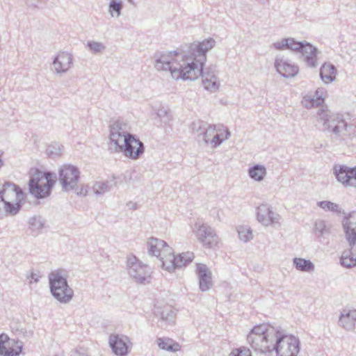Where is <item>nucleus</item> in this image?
Here are the masks:
<instances>
[{"mask_svg":"<svg viewBox=\"0 0 356 356\" xmlns=\"http://www.w3.org/2000/svg\"><path fill=\"white\" fill-rule=\"evenodd\" d=\"M216 41L209 38L202 42H193L190 53L179 56L176 51L156 52L154 55V67L158 71H170L174 79L194 81L200 76L204 88L211 92L218 90L220 84L216 76V66H210L204 71L207 53L214 47Z\"/></svg>","mask_w":356,"mask_h":356,"instance_id":"obj_1","label":"nucleus"},{"mask_svg":"<svg viewBox=\"0 0 356 356\" xmlns=\"http://www.w3.org/2000/svg\"><path fill=\"white\" fill-rule=\"evenodd\" d=\"M247 341L259 353L275 351L277 356H297L300 352V342L298 337L266 324L254 326Z\"/></svg>","mask_w":356,"mask_h":356,"instance_id":"obj_2","label":"nucleus"},{"mask_svg":"<svg viewBox=\"0 0 356 356\" xmlns=\"http://www.w3.org/2000/svg\"><path fill=\"white\" fill-rule=\"evenodd\" d=\"M317 122L322 131L332 134V140L337 144L356 145V127L348 124L342 115L322 106L317 112Z\"/></svg>","mask_w":356,"mask_h":356,"instance_id":"obj_3","label":"nucleus"},{"mask_svg":"<svg viewBox=\"0 0 356 356\" xmlns=\"http://www.w3.org/2000/svg\"><path fill=\"white\" fill-rule=\"evenodd\" d=\"M110 128V140L115 152L133 160L138 159L145 152V146L139 138L127 130V124L121 120L111 123Z\"/></svg>","mask_w":356,"mask_h":356,"instance_id":"obj_4","label":"nucleus"},{"mask_svg":"<svg viewBox=\"0 0 356 356\" xmlns=\"http://www.w3.org/2000/svg\"><path fill=\"white\" fill-rule=\"evenodd\" d=\"M56 176L51 172H42L38 168L31 170L29 181V193L37 199L50 195Z\"/></svg>","mask_w":356,"mask_h":356,"instance_id":"obj_5","label":"nucleus"},{"mask_svg":"<svg viewBox=\"0 0 356 356\" xmlns=\"http://www.w3.org/2000/svg\"><path fill=\"white\" fill-rule=\"evenodd\" d=\"M81 172L72 164H63L58 169V181L64 192H74L79 196L88 195V186L79 185Z\"/></svg>","mask_w":356,"mask_h":356,"instance_id":"obj_6","label":"nucleus"},{"mask_svg":"<svg viewBox=\"0 0 356 356\" xmlns=\"http://www.w3.org/2000/svg\"><path fill=\"white\" fill-rule=\"evenodd\" d=\"M49 285L52 296L60 303H69L74 296V291L69 286L67 277L62 270H57L49 274Z\"/></svg>","mask_w":356,"mask_h":356,"instance_id":"obj_7","label":"nucleus"},{"mask_svg":"<svg viewBox=\"0 0 356 356\" xmlns=\"http://www.w3.org/2000/svg\"><path fill=\"white\" fill-rule=\"evenodd\" d=\"M127 271L130 277L138 284H145L150 282L151 268L140 262L135 256L128 258Z\"/></svg>","mask_w":356,"mask_h":356,"instance_id":"obj_8","label":"nucleus"},{"mask_svg":"<svg viewBox=\"0 0 356 356\" xmlns=\"http://www.w3.org/2000/svg\"><path fill=\"white\" fill-rule=\"evenodd\" d=\"M197 231L196 236L203 245L208 248H213L217 245L219 238L216 234L214 229L207 224L195 225Z\"/></svg>","mask_w":356,"mask_h":356,"instance_id":"obj_9","label":"nucleus"},{"mask_svg":"<svg viewBox=\"0 0 356 356\" xmlns=\"http://www.w3.org/2000/svg\"><path fill=\"white\" fill-rule=\"evenodd\" d=\"M22 342L19 340L10 339L4 333L0 334V355L18 356L22 350Z\"/></svg>","mask_w":356,"mask_h":356,"instance_id":"obj_10","label":"nucleus"},{"mask_svg":"<svg viewBox=\"0 0 356 356\" xmlns=\"http://www.w3.org/2000/svg\"><path fill=\"white\" fill-rule=\"evenodd\" d=\"M300 47L296 52L301 54L302 60L309 67L314 68L318 65L317 59L319 51L307 41L299 42Z\"/></svg>","mask_w":356,"mask_h":356,"instance_id":"obj_11","label":"nucleus"},{"mask_svg":"<svg viewBox=\"0 0 356 356\" xmlns=\"http://www.w3.org/2000/svg\"><path fill=\"white\" fill-rule=\"evenodd\" d=\"M334 174L337 179L345 186L356 187V166L335 165Z\"/></svg>","mask_w":356,"mask_h":356,"instance_id":"obj_12","label":"nucleus"},{"mask_svg":"<svg viewBox=\"0 0 356 356\" xmlns=\"http://www.w3.org/2000/svg\"><path fill=\"white\" fill-rule=\"evenodd\" d=\"M25 195L22 190L13 183L6 182L2 189L0 190V204H5L7 201H11L13 198L16 201H22Z\"/></svg>","mask_w":356,"mask_h":356,"instance_id":"obj_13","label":"nucleus"},{"mask_svg":"<svg viewBox=\"0 0 356 356\" xmlns=\"http://www.w3.org/2000/svg\"><path fill=\"white\" fill-rule=\"evenodd\" d=\"M345 236L350 247L356 246V211L345 217L342 222Z\"/></svg>","mask_w":356,"mask_h":356,"instance_id":"obj_14","label":"nucleus"},{"mask_svg":"<svg viewBox=\"0 0 356 356\" xmlns=\"http://www.w3.org/2000/svg\"><path fill=\"white\" fill-rule=\"evenodd\" d=\"M129 339L122 334H111L109 337V345L114 354L118 356L128 355Z\"/></svg>","mask_w":356,"mask_h":356,"instance_id":"obj_15","label":"nucleus"},{"mask_svg":"<svg viewBox=\"0 0 356 356\" xmlns=\"http://www.w3.org/2000/svg\"><path fill=\"white\" fill-rule=\"evenodd\" d=\"M257 220L264 226L278 223L280 215L274 212L267 204H262L257 207Z\"/></svg>","mask_w":356,"mask_h":356,"instance_id":"obj_16","label":"nucleus"},{"mask_svg":"<svg viewBox=\"0 0 356 356\" xmlns=\"http://www.w3.org/2000/svg\"><path fill=\"white\" fill-rule=\"evenodd\" d=\"M52 64L57 74H65L73 65V56L68 52L60 51L54 58Z\"/></svg>","mask_w":356,"mask_h":356,"instance_id":"obj_17","label":"nucleus"},{"mask_svg":"<svg viewBox=\"0 0 356 356\" xmlns=\"http://www.w3.org/2000/svg\"><path fill=\"white\" fill-rule=\"evenodd\" d=\"M160 260L162 262L163 268H165L168 271L171 272L177 268L183 266L181 259H177L174 254L172 248L170 246L164 248L163 250V255H161Z\"/></svg>","mask_w":356,"mask_h":356,"instance_id":"obj_18","label":"nucleus"},{"mask_svg":"<svg viewBox=\"0 0 356 356\" xmlns=\"http://www.w3.org/2000/svg\"><path fill=\"white\" fill-rule=\"evenodd\" d=\"M275 67L277 71L285 78L295 76L299 71L298 65L291 63L283 57H277L275 60Z\"/></svg>","mask_w":356,"mask_h":356,"instance_id":"obj_19","label":"nucleus"},{"mask_svg":"<svg viewBox=\"0 0 356 356\" xmlns=\"http://www.w3.org/2000/svg\"><path fill=\"white\" fill-rule=\"evenodd\" d=\"M154 314L161 319V327H167L175 324V312L170 305L154 307Z\"/></svg>","mask_w":356,"mask_h":356,"instance_id":"obj_20","label":"nucleus"},{"mask_svg":"<svg viewBox=\"0 0 356 356\" xmlns=\"http://www.w3.org/2000/svg\"><path fill=\"white\" fill-rule=\"evenodd\" d=\"M197 271L199 278L200 289L202 291H208L212 286L211 273L207 268V266L198 264Z\"/></svg>","mask_w":356,"mask_h":356,"instance_id":"obj_21","label":"nucleus"},{"mask_svg":"<svg viewBox=\"0 0 356 356\" xmlns=\"http://www.w3.org/2000/svg\"><path fill=\"white\" fill-rule=\"evenodd\" d=\"M356 323V309H343L341 312L339 323L346 330L354 329Z\"/></svg>","mask_w":356,"mask_h":356,"instance_id":"obj_22","label":"nucleus"},{"mask_svg":"<svg viewBox=\"0 0 356 356\" xmlns=\"http://www.w3.org/2000/svg\"><path fill=\"white\" fill-rule=\"evenodd\" d=\"M337 74L336 67L330 62L324 63L320 68V78L321 81L328 84L335 81Z\"/></svg>","mask_w":356,"mask_h":356,"instance_id":"obj_23","label":"nucleus"},{"mask_svg":"<svg viewBox=\"0 0 356 356\" xmlns=\"http://www.w3.org/2000/svg\"><path fill=\"white\" fill-rule=\"evenodd\" d=\"M168 246L166 242L163 240L150 238L147 242L148 253L150 255L159 257L163 255V250Z\"/></svg>","mask_w":356,"mask_h":356,"instance_id":"obj_24","label":"nucleus"},{"mask_svg":"<svg viewBox=\"0 0 356 356\" xmlns=\"http://www.w3.org/2000/svg\"><path fill=\"white\" fill-rule=\"evenodd\" d=\"M115 177L111 181H96L92 186V191L96 195H102L110 191L116 185Z\"/></svg>","mask_w":356,"mask_h":356,"instance_id":"obj_25","label":"nucleus"},{"mask_svg":"<svg viewBox=\"0 0 356 356\" xmlns=\"http://www.w3.org/2000/svg\"><path fill=\"white\" fill-rule=\"evenodd\" d=\"M273 47L277 50L289 49L293 51H296V49L299 48L300 44L299 41H296L292 38H288L274 42Z\"/></svg>","mask_w":356,"mask_h":356,"instance_id":"obj_26","label":"nucleus"},{"mask_svg":"<svg viewBox=\"0 0 356 356\" xmlns=\"http://www.w3.org/2000/svg\"><path fill=\"white\" fill-rule=\"evenodd\" d=\"M156 343L160 349L175 353L180 350L181 346L170 338H158Z\"/></svg>","mask_w":356,"mask_h":356,"instance_id":"obj_27","label":"nucleus"},{"mask_svg":"<svg viewBox=\"0 0 356 356\" xmlns=\"http://www.w3.org/2000/svg\"><path fill=\"white\" fill-rule=\"evenodd\" d=\"M293 263L296 268L302 272H313L315 268L314 264L309 259L296 257L293 259Z\"/></svg>","mask_w":356,"mask_h":356,"instance_id":"obj_28","label":"nucleus"},{"mask_svg":"<svg viewBox=\"0 0 356 356\" xmlns=\"http://www.w3.org/2000/svg\"><path fill=\"white\" fill-rule=\"evenodd\" d=\"M266 174V168L259 164H256L248 169L250 177L255 181H261L264 179Z\"/></svg>","mask_w":356,"mask_h":356,"instance_id":"obj_29","label":"nucleus"},{"mask_svg":"<svg viewBox=\"0 0 356 356\" xmlns=\"http://www.w3.org/2000/svg\"><path fill=\"white\" fill-rule=\"evenodd\" d=\"M225 127L222 124H209L207 123V127L204 132L203 140L206 144L209 143L210 137L213 136L216 132L224 131Z\"/></svg>","mask_w":356,"mask_h":356,"instance_id":"obj_30","label":"nucleus"},{"mask_svg":"<svg viewBox=\"0 0 356 356\" xmlns=\"http://www.w3.org/2000/svg\"><path fill=\"white\" fill-rule=\"evenodd\" d=\"M340 264L346 268L355 266L356 254H353L350 250L343 252L340 257Z\"/></svg>","mask_w":356,"mask_h":356,"instance_id":"obj_31","label":"nucleus"},{"mask_svg":"<svg viewBox=\"0 0 356 356\" xmlns=\"http://www.w3.org/2000/svg\"><path fill=\"white\" fill-rule=\"evenodd\" d=\"M324 102V97L315 95H306L302 100V104L307 108H312L321 105Z\"/></svg>","mask_w":356,"mask_h":356,"instance_id":"obj_32","label":"nucleus"},{"mask_svg":"<svg viewBox=\"0 0 356 356\" xmlns=\"http://www.w3.org/2000/svg\"><path fill=\"white\" fill-rule=\"evenodd\" d=\"M45 220L41 216H35L29 220V226L32 230L33 235H38L40 231L44 227Z\"/></svg>","mask_w":356,"mask_h":356,"instance_id":"obj_33","label":"nucleus"},{"mask_svg":"<svg viewBox=\"0 0 356 356\" xmlns=\"http://www.w3.org/2000/svg\"><path fill=\"white\" fill-rule=\"evenodd\" d=\"M108 10L113 17H119L123 8V2L121 0H111Z\"/></svg>","mask_w":356,"mask_h":356,"instance_id":"obj_34","label":"nucleus"},{"mask_svg":"<svg viewBox=\"0 0 356 356\" xmlns=\"http://www.w3.org/2000/svg\"><path fill=\"white\" fill-rule=\"evenodd\" d=\"M330 226L323 220H317L314 224V230L316 233H319V236L325 237L330 232Z\"/></svg>","mask_w":356,"mask_h":356,"instance_id":"obj_35","label":"nucleus"},{"mask_svg":"<svg viewBox=\"0 0 356 356\" xmlns=\"http://www.w3.org/2000/svg\"><path fill=\"white\" fill-rule=\"evenodd\" d=\"M1 205L4 207L6 213L10 216L16 215L22 207L21 201H17L15 204L12 203L11 201H7Z\"/></svg>","mask_w":356,"mask_h":356,"instance_id":"obj_36","label":"nucleus"},{"mask_svg":"<svg viewBox=\"0 0 356 356\" xmlns=\"http://www.w3.org/2000/svg\"><path fill=\"white\" fill-rule=\"evenodd\" d=\"M224 131H225V137L224 138L222 137V134L221 131L216 132L213 135V138L211 140L209 139V143H211L213 147L219 146L222 143L223 140H227L229 138L231 134L229 131V130L226 129L225 130L224 129Z\"/></svg>","mask_w":356,"mask_h":356,"instance_id":"obj_37","label":"nucleus"},{"mask_svg":"<svg viewBox=\"0 0 356 356\" xmlns=\"http://www.w3.org/2000/svg\"><path fill=\"white\" fill-rule=\"evenodd\" d=\"M239 238L243 242H248L252 238L253 235L251 229L248 226H241L238 229Z\"/></svg>","mask_w":356,"mask_h":356,"instance_id":"obj_38","label":"nucleus"},{"mask_svg":"<svg viewBox=\"0 0 356 356\" xmlns=\"http://www.w3.org/2000/svg\"><path fill=\"white\" fill-rule=\"evenodd\" d=\"M207 123L202 120L193 122L191 125V129L193 133L197 134L198 136H204V130L207 127Z\"/></svg>","mask_w":356,"mask_h":356,"instance_id":"obj_39","label":"nucleus"},{"mask_svg":"<svg viewBox=\"0 0 356 356\" xmlns=\"http://www.w3.org/2000/svg\"><path fill=\"white\" fill-rule=\"evenodd\" d=\"M157 116L165 124H169L172 120V115L169 109L164 107L159 108L156 113Z\"/></svg>","mask_w":356,"mask_h":356,"instance_id":"obj_40","label":"nucleus"},{"mask_svg":"<svg viewBox=\"0 0 356 356\" xmlns=\"http://www.w3.org/2000/svg\"><path fill=\"white\" fill-rule=\"evenodd\" d=\"M229 356H252L250 350L245 346L234 348Z\"/></svg>","mask_w":356,"mask_h":356,"instance_id":"obj_41","label":"nucleus"},{"mask_svg":"<svg viewBox=\"0 0 356 356\" xmlns=\"http://www.w3.org/2000/svg\"><path fill=\"white\" fill-rule=\"evenodd\" d=\"M318 206L325 211H338L339 205L330 201H321L317 203Z\"/></svg>","mask_w":356,"mask_h":356,"instance_id":"obj_42","label":"nucleus"},{"mask_svg":"<svg viewBox=\"0 0 356 356\" xmlns=\"http://www.w3.org/2000/svg\"><path fill=\"white\" fill-rule=\"evenodd\" d=\"M194 258V255L193 252H187L186 253H182L177 256V259H181L183 264V266L191 263Z\"/></svg>","mask_w":356,"mask_h":356,"instance_id":"obj_43","label":"nucleus"},{"mask_svg":"<svg viewBox=\"0 0 356 356\" xmlns=\"http://www.w3.org/2000/svg\"><path fill=\"white\" fill-rule=\"evenodd\" d=\"M88 47L95 53H99L104 49V46L102 43L95 41L88 42Z\"/></svg>","mask_w":356,"mask_h":356,"instance_id":"obj_44","label":"nucleus"},{"mask_svg":"<svg viewBox=\"0 0 356 356\" xmlns=\"http://www.w3.org/2000/svg\"><path fill=\"white\" fill-rule=\"evenodd\" d=\"M62 149L60 147L55 148L54 146H49L47 149V154L50 156H58L61 155Z\"/></svg>","mask_w":356,"mask_h":356,"instance_id":"obj_45","label":"nucleus"},{"mask_svg":"<svg viewBox=\"0 0 356 356\" xmlns=\"http://www.w3.org/2000/svg\"><path fill=\"white\" fill-rule=\"evenodd\" d=\"M315 95L316 97H323V90L322 89H320V88H318L316 92H315V94L314 95Z\"/></svg>","mask_w":356,"mask_h":356,"instance_id":"obj_46","label":"nucleus"},{"mask_svg":"<svg viewBox=\"0 0 356 356\" xmlns=\"http://www.w3.org/2000/svg\"><path fill=\"white\" fill-rule=\"evenodd\" d=\"M72 356H87V355H86L84 353H80L79 352L76 350V351L73 352Z\"/></svg>","mask_w":356,"mask_h":356,"instance_id":"obj_47","label":"nucleus"},{"mask_svg":"<svg viewBox=\"0 0 356 356\" xmlns=\"http://www.w3.org/2000/svg\"><path fill=\"white\" fill-rule=\"evenodd\" d=\"M31 278L33 280H34L35 282H38V278L37 275L33 273H31Z\"/></svg>","mask_w":356,"mask_h":356,"instance_id":"obj_48","label":"nucleus"},{"mask_svg":"<svg viewBox=\"0 0 356 356\" xmlns=\"http://www.w3.org/2000/svg\"><path fill=\"white\" fill-rule=\"evenodd\" d=\"M130 204H131V208L133 209H137V206H136V203H132V202H130Z\"/></svg>","mask_w":356,"mask_h":356,"instance_id":"obj_49","label":"nucleus"},{"mask_svg":"<svg viewBox=\"0 0 356 356\" xmlns=\"http://www.w3.org/2000/svg\"><path fill=\"white\" fill-rule=\"evenodd\" d=\"M129 3H130L132 5H135L134 0H127Z\"/></svg>","mask_w":356,"mask_h":356,"instance_id":"obj_50","label":"nucleus"}]
</instances>
